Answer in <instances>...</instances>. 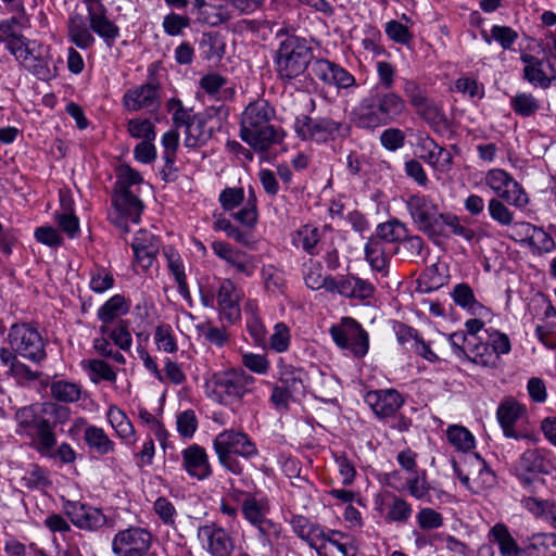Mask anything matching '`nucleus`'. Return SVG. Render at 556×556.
Masks as SVG:
<instances>
[{
  "mask_svg": "<svg viewBox=\"0 0 556 556\" xmlns=\"http://www.w3.org/2000/svg\"><path fill=\"white\" fill-rule=\"evenodd\" d=\"M406 113V100L397 91L370 88L353 109L352 123L357 129L372 132L397 123Z\"/></svg>",
  "mask_w": 556,
  "mask_h": 556,
  "instance_id": "f257e3e1",
  "label": "nucleus"
},
{
  "mask_svg": "<svg viewBox=\"0 0 556 556\" xmlns=\"http://www.w3.org/2000/svg\"><path fill=\"white\" fill-rule=\"evenodd\" d=\"M88 14L87 20L79 13H74L67 21V36L77 48L87 50L93 46L96 33L104 40L108 47H112L119 37V27L108 17V9L102 0H83Z\"/></svg>",
  "mask_w": 556,
  "mask_h": 556,
  "instance_id": "f03ea898",
  "label": "nucleus"
},
{
  "mask_svg": "<svg viewBox=\"0 0 556 556\" xmlns=\"http://www.w3.org/2000/svg\"><path fill=\"white\" fill-rule=\"evenodd\" d=\"M275 110L265 100L250 103L242 113L240 138L255 152L264 153L283 139V131L270 124Z\"/></svg>",
  "mask_w": 556,
  "mask_h": 556,
  "instance_id": "7ed1b4c3",
  "label": "nucleus"
},
{
  "mask_svg": "<svg viewBox=\"0 0 556 556\" xmlns=\"http://www.w3.org/2000/svg\"><path fill=\"white\" fill-rule=\"evenodd\" d=\"M207 396L224 406H235L253 394L255 378L243 369H229L218 371L205 383Z\"/></svg>",
  "mask_w": 556,
  "mask_h": 556,
  "instance_id": "20e7f679",
  "label": "nucleus"
},
{
  "mask_svg": "<svg viewBox=\"0 0 556 556\" xmlns=\"http://www.w3.org/2000/svg\"><path fill=\"white\" fill-rule=\"evenodd\" d=\"M556 471V457L544 447L527 448L520 454L510 468L519 485L528 493L536 492V484H545L544 476Z\"/></svg>",
  "mask_w": 556,
  "mask_h": 556,
  "instance_id": "39448f33",
  "label": "nucleus"
},
{
  "mask_svg": "<svg viewBox=\"0 0 556 556\" xmlns=\"http://www.w3.org/2000/svg\"><path fill=\"white\" fill-rule=\"evenodd\" d=\"M363 400L379 420L393 419L390 428L401 433L409 431L413 420L400 412L405 404V397L400 391L393 388L369 390Z\"/></svg>",
  "mask_w": 556,
  "mask_h": 556,
  "instance_id": "423d86ee",
  "label": "nucleus"
},
{
  "mask_svg": "<svg viewBox=\"0 0 556 556\" xmlns=\"http://www.w3.org/2000/svg\"><path fill=\"white\" fill-rule=\"evenodd\" d=\"M213 447L220 465L236 475L243 471L238 456L249 459L257 454L256 445L248 434L233 429L224 430L217 434L213 441Z\"/></svg>",
  "mask_w": 556,
  "mask_h": 556,
  "instance_id": "0eeeda50",
  "label": "nucleus"
},
{
  "mask_svg": "<svg viewBox=\"0 0 556 556\" xmlns=\"http://www.w3.org/2000/svg\"><path fill=\"white\" fill-rule=\"evenodd\" d=\"M315 77L323 86L315 83V94L327 103L334 102L340 96L341 89L358 87L356 78L340 64L327 59L315 58Z\"/></svg>",
  "mask_w": 556,
  "mask_h": 556,
  "instance_id": "6e6552de",
  "label": "nucleus"
},
{
  "mask_svg": "<svg viewBox=\"0 0 556 556\" xmlns=\"http://www.w3.org/2000/svg\"><path fill=\"white\" fill-rule=\"evenodd\" d=\"M486 339L477 338V342H469L468 349L472 354L471 363L483 368L497 369L502 356L511 352L513 345L507 333L489 327L484 329Z\"/></svg>",
  "mask_w": 556,
  "mask_h": 556,
  "instance_id": "1a4fd4ad",
  "label": "nucleus"
},
{
  "mask_svg": "<svg viewBox=\"0 0 556 556\" xmlns=\"http://www.w3.org/2000/svg\"><path fill=\"white\" fill-rule=\"evenodd\" d=\"M406 210L415 227L434 241V235L441 233V222L445 212H441L435 200L428 194L416 192L405 201Z\"/></svg>",
  "mask_w": 556,
  "mask_h": 556,
  "instance_id": "9d476101",
  "label": "nucleus"
},
{
  "mask_svg": "<svg viewBox=\"0 0 556 556\" xmlns=\"http://www.w3.org/2000/svg\"><path fill=\"white\" fill-rule=\"evenodd\" d=\"M329 334L337 348L356 359L364 358L369 351V333L354 317H341L340 323L330 326Z\"/></svg>",
  "mask_w": 556,
  "mask_h": 556,
  "instance_id": "9b49d317",
  "label": "nucleus"
},
{
  "mask_svg": "<svg viewBox=\"0 0 556 556\" xmlns=\"http://www.w3.org/2000/svg\"><path fill=\"white\" fill-rule=\"evenodd\" d=\"M311 60V47L306 40L289 36L280 42L275 61L279 76L291 79L304 73Z\"/></svg>",
  "mask_w": 556,
  "mask_h": 556,
  "instance_id": "f8f14e48",
  "label": "nucleus"
},
{
  "mask_svg": "<svg viewBox=\"0 0 556 556\" xmlns=\"http://www.w3.org/2000/svg\"><path fill=\"white\" fill-rule=\"evenodd\" d=\"M526 414V405L515 399H505L498 404L495 417L504 438L515 441H526L528 444H536L540 441L539 432L525 425H518V421Z\"/></svg>",
  "mask_w": 556,
  "mask_h": 556,
  "instance_id": "ddd939ff",
  "label": "nucleus"
},
{
  "mask_svg": "<svg viewBox=\"0 0 556 556\" xmlns=\"http://www.w3.org/2000/svg\"><path fill=\"white\" fill-rule=\"evenodd\" d=\"M7 341L13 352L29 362L39 364L47 358L46 342L37 328L29 324H13Z\"/></svg>",
  "mask_w": 556,
  "mask_h": 556,
  "instance_id": "4468645a",
  "label": "nucleus"
},
{
  "mask_svg": "<svg viewBox=\"0 0 556 556\" xmlns=\"http://www.w3.org/2000/svg\"><path fill=\"white\" fill-rule=\"evenodd\" d=\"M140 173L128 165H122L117 172V180L114 186V194L112 198L113 206L121 211L131 214L135 218L141 215L143 204L142 201L135 195L129 188L132 185L142 182Z\"/></svg>",
  "mask_w": 556,
  "mask_h": 556,
  "instance_id": "2eb2a0df",
  "label": "nucleus"
},
{
  "mask_svg": "<svg viewBox=\"0 0 556 556\" xmlns=\"http://www.w3.org/2000/svg\"><path fill=\"white\" fill-rule=\"evenodd\" d=\"M152 544V534L141 527H129L118 531L112 541V551L117 556H147Z\"/></svg>",
  "mask_w": 556,
  "mask_h": 556,
  "instance_id": "dca6fc26",
  "label": "nucleus"
},
{
  "mask_svg": "<svg viewBox=\"0 0 556 556\" xmlns=\"http://www.w3.org/2000/svg\"><path fill=\"white\" fill-rule=\"evenodd\" d=\"M477 556H521V546L508 526L497 522L489 530L488 543L478 548Z\"/></svg>",
  "mask_w": 556,
  "mask_h": 556,
  "instance_id": "f3484780",
  "label": "nucleus"
},
{
  "mask_svg": "<svg viewBox=\"0 0 556 556\" xmlns=\"http://www.w3.org/2000/svg\"><path fill=\"white\" fill-rule=\"evenodd\" d=\"M63 511L80 530L98 531L108 522L106 516L100 508L80 502L65 501Z\"/></svg>",
  "mask_w": 556,
  "mask_h": 556,
  "instance_id": "a211bd4d",
  "label": "nucleus"
},
{
  "mask_svg": "<svg viewBox=\"0 0 556 556\" xmlns=\"http://www.w3.org/2000/svg\"><path fill=\"white\" fill-rule=\"evenodd\" d=\"M197 535L203 548L212 556H229L235 548L229 533L214 522L200 526Z\"/></svg>",
  "mask_w": 556,
  "mask_h": 556,
  "instance_id": "6ab92c4d",
  "label": "nucleus"
},
{
  "mask_svg": "<svg viewBox=\"0 0 556 556\" xmlns=\"http://www.w3.org/2000/svg\"><path fill=\"white\" fill-rule=\"evenodd\" d=\"M216 292L217 308L222 317L230 324L239 320L241 316L239 305L242 296L241 290L231 280L223 279L218 281Z\"/></svg>",
  "mask_w": 556,
  "mask_h": 556,
  "instance_id": "aec40b11",
  "label": "nucleus"
},
{
  "mask_svg": "<svg viewBox=\"0 0 556 556\" xmlns=\"http://www.w3.org/2000/svg\"><path fill=\"white\" fill-rule=\"evenodd\" d=\"M381 510L384 511L383 520L387 525H406L413 516V505L404 497L387 492L381 502Z\"/></svg>",
  "mask_w": 556,
  "mask_h": 556,
  "instance_id": "412c9836",
  "label": "nucleus"
},
{
  "mask_svg": "<svg viewBox=\"0 0 556 556\" xmlns=\"http://www.w3.org/2000/svg\"><path fill=\"white\" fill-rule=\"evenodd\" d=\"M181 454L184 468L190 476L203 480L212 475L207 454L202 446L192 444L185 448Z\"/></svg>",
  "mask_w": 556,
  "mask_h": 556,
  "instance_id": "4be33fe9",
  "label": "nucleus"
},
{
  "mask_svg": "<svg viewBox=\"0 0 556 556\" xmlns=\"http://www.w3.org/2000/svg\"><path fill=\"white\" fill-rule=\"evenodd\" d=\"M123 103L125 108L129 111H139L141 109L157 108V88L154 85L148 83L129 89L123 97Z\"/></svg>",
  "mask_w": 556,
  "mask_h": 556,
  "instance_id": "5701e85b",
  "label": "nucleus"
},
{
  "mask_svg": "<svg viewBox=\"0 0 556 556\" xmlns=\"http://www.w3.org/2000/svg\"><path fill=\"white\" fill-rule=\"evenodd\" d=\"M136 262L143 268L152 266L159 252V245L155 237L147 231L139 230L131 243Z\"/></svg>",
  "mask_w": 556,
  "mask_h": 556,
  "instance_id": "b1692460",
  "label": "nucleus"
},
{
  "mask_svg": "<svg viewBox=\"0 0 556 556\" xmlns=\"http://www.w3.org/2000/svg\"><path fill=\"white\" fill-rule=\"evenodd\" d=\"M421 104L414 106L415 113L429 125L437 134H441L450 127V121L442 106L438 105L433 99L428 97L421 101Z\"/></svg>",
  "mask_w": 556,
  "mask_h": 556,
  "instance_id": "393cba45",
  "label": "nucleus"
},
{
  "mask_svg": "<svg viewBox=\"0 0 556 556\" xmlns=\"http://www.w3.org/2000/svg\"><path fill=\"white\" fill-rule=\"evenodd\" d=\"M386 243L376 233L372 235L364 247L365 260L375 273L387 276L389 273L390 257L386 253Z\"/></svg>",
  "mask_w": 556,
  "mask_h": 556,
  "instance_id": "a878e982",
  "label": "nucleus"
},
{
  "mask_svg": "<svg viewBox=\"0 0 556 556\" xmlns=\"http://www.w3.org/2000/svg\"><path fill=\"white\" fill-rule=\"evenodd\" d=\"M521 228V233L529 241V244L541 252L551 253L556 250V242L552 231L547 228L535 226L528 222L517 224Z\"/></svg>",
  "mask_w": 556,
  "mask_h": 556,
  "instance_id": "bb28decb",
  "label": "nucleus"
},
{
  "mask_svg": "<svg viewBox=\"0 0 556 556\" xmlns=\"http://www.w3.org/2000/svg\"><path fill=\"white\" fill-rule=\"evenodd\" d=\"M520 61L525 64L523 78L533 86H539L542 89L551 87L553 77H548L543 70L544 60L539 59L529 53H522Z\"/></svg>",
  "mask_w": 556,
  "mask_h": 556,
  "instance_id": "cd10ccee",
  "label": "nucleus"
},
{
  "mask_svg": "<svg viewBox=\"0 0 556 556\" xmlns=\"http://www.w3.org/2000/svg\"><path fill=\"white\" fill-rule=\"evenodd\" d=\"M84 441L89 451L99 456L112 453L115 448V443L109 438L105 431L93 425H88L85 428Z\"/></svg>",
  "mask_w": 556,
  "mask_h": 556,
  "instance_id": "c85d7f7f",
  "label": "nucleus"
},
{
  "mask_svg": "<svg viewBox=\"0 0 556 556\" xmlns=\"http://www.w3.org/2000/svg\"><path fill=\"white\" fill-rule=\"evenodd\" d=\"M556 554V533L533 534L529 542L521 546V556H554Z\"/></svg>",
  "mask_w": 556,
  "mask_h": 556,
  "instance_id": "c756f323",
  "label": "nucleus"
},
{
  "mask_svg": "<svg viewBox=\"0 0 556 556\" xmlns=\"http://www.w3.org/2000/svg\"><path fill=\"white\" fill-rule=\"evenodd\" d=\"M458 236L464 238L466 241L471 242L476 233L471 228L465 227L460 224L459 217L451 212H445L444 217L441 222V233L434 235V244H439L440 238H450V236Z\"/></svg>",
  "mask_w": 556,
  "mask_h": 556,
  "instance_id": "7c9ffc66",
  "label": "nucleus"
},
{
  "mask_svg": "<svg viewBox=\"0 0 556 556\" xmlns=\"http://www.w3.org/2000/svg\"><path fill=\"white\" fill-rule=\"evenodd\" d=\"M53 428L54 425L46 418L39 420L35 427L37 435L35 447L42 455L52 456V451L56 444V435Z\"/></svg>",
  "mask_w": 556,
  "mask_h": 556,
  "instance_id": "2f4dec72",
  "label": "nucleus"
},
{
  "mask_svg": "<svg viewBox=\"0 0 556 556\" xmlns=\"http://www.w3.org/2000/svg\"><path fill=\"white\" fill-rule=\"evenodd\" d=\"M376 235L387 243H401L407 236L408 227L396 217H391L386 223L377 225Z\"/></svg>",
  "mask_w": 556,
  "mask_h": 556,
  "instance_id": "473e14b6",
  "label": "nucleus"
},
{
  "mask_svg": "<svg viewBox=\"0 0 556 556\" xmlns=\"http://www.w3.org/2000/svg\"><path fill=\"white\" fill-rule=\"evenodd\" d=\"M129 308V302L123 295L115 294L98 309V318L102 323L109 324L115 318L126 315Z\"/></svg>",
  "mask_w": 556,
  "mask_h": 556,
  "instance_id": "72a5a7b5",
  "label": "nucleus"
},
{
  "mask_svg": "<svg viewBox=\"0 0 556 556\" xmlns=\"http://www.w3.org/2000/svg\"><path fill=\"white\" fill-rule=\"evenodd\" d=\"M511 111L522 118L533 116L541 108L540 101L530 92H517L509 99Z\"/></svg>",
  "mask_w": 556,
  "mask_h": 556,
  "instance_id": "f704fd0d",
  "label": "nucleus"
},
{
  "mask_svg": "<svg viewBox=\"0 0 556 556\" xmlns=\"http://www.w3.org/2000/svg\"><path fill=\"white\" fill-rule=\"evenodd\" d=\"M416 283L418 292L431 293L444 286L445 277L440 273L438 264H432L420 273Z\"/></svg>",
  "mask_w": 556,
  "mask_h": 556,
  "instance_id": "c9c22d12",
  "label": "nucleus"
},
{
  "mask_svg": "<svg viewBox=\"0 0 556 556\" xmlns=\"http://www.w3.org/2000/svg\"><path fill=\"white\" fill-rule=\"evenodd\" d=\"M446 438L452 446L463 453H467L476 446L475 435L464 426H450L446 430Z\"/></svg>",
  "mask_w": 556,
  "mask_h": 556,
  "instance_id": "e433bc0d",
  "label": "nucleus"
},
{
  "mask_svg": "<svg viewBox=\"0 0 556 556\" xmlns=\"http://www.w3.org/2000/svg\"><path fill=\"white\" fill-rule=\"evenodd\" d=\"M50 392L54 400L63 403H75L81 397V387L64 380L53 381L50 384Z\"/></svg>",
  "mask_w": 556,
  "mask_h": 556,
  "instance_id": "4c0bfd02",
  "label": "nucleus"
},
{
  "mask_svg": "<svg viewBox=\"0 0 556 556\" xmlns=\"http://www.w3.org/2000/svg\"><path fill=\"white\" fill-rule=\"evenodd\" d=\"M17 61L39 79L46 80L51 77L48 62L40 55L35 54L30 49L26 50Z\"/></svg>",
  "mask_w": 556,
  "mask_h": 556,
  "instance_id": "58836bf2",
  "label": "nucleus"
},
{
  "mask_svg": "<svg viewBox=\"0 0 556 556\" xmlns=\"http://www.w3.org/2000/svg\"><path fill=\"white\" fill-rule=\"evenodd\" d=\"M375 67L377 83L371 88L393 90L397 73L396 65L388 61H377Z\"/></svg>",
  "mask_w": 556,
  "mask_h": 556,
  "instance_id": "ea45409f",
  "label": "nucleus"
},
{
  "mask_svg": "<svg viewBox=\"0 0 556 556\" xmlns=\"http://www.w3.org/2000/svg\"><path fill=\"white\" fill-rule=\"evenodd\" d=\"M384 33L391 41L404 47H409L414 39V34L408 26L396 20H390L384 24Z\"/></svg>",
  "mask_w": 556,
  "mask_h": 556,
  "instance_id": "a19ab883",
  "label": "nucleus"
},
{
  "mask_svg": "<svg viewBox=\"0 0 556 556\" xmlns=\"http://www.w3.org/2000/svg\"><path fill=\"white\" fill-rule=\"evenodd\" d=\"M64 212L55 214V220L59 228L66 233L70 238H74L79 231V220L74 214L71 203L65 204V201L61 200Z\"/></svg>",
  "mask_w": 556,
  "mask_h": 556,
  "instance_id": "79ce46f5",
  "label": "nucleus"
},
{
  "mask_svg": "<svg viewBox=\"0 0 556 556\" xmlns=\"http://www.w3.org/2000/svg\"><path fill=\"white\" fill-rule=\"evenodd\" d=\"M320 377H321L320 383H321L323 389L326 386H328L329 389L321 391L320 394L315 393V400L330 404L333 408V415L337 416L338 409H339V403H338V399H337L339 382L332 376L327 377L323 371H320Z\"/></svg>",
  "mask_w": 556,
  "mask_h": 556,
  "instance_id": "37998d69",
  "label": "nucleus"
},
{
  "mask_svg": "<svg viewBox=\"0 0 556 556\" xmlns=\"http://www.w3.org/2000/svg\"><path fill=\"white\" fill-rule=\"evenodd\" d=\"M341 124L330 118H315V142L334 140L340 132Z\"/></svg>",
  "mask_w": 556,
  "mask_h": 556,
  "instance_id": "c03bdc74",
  "label": "nucleus"
},
{
  "mask_svg": "<svg viewBox=\"0 0 556 556\" xmlns=\"http://www.w3.org/2000/svg\"><path fill=\"white\" fill-rule=\"evenodd\" d=\"M381 147L389 152H396L405 146L406 135L396 127L386 128L379 137Z\"/></svg>",
  "mask_w": 556,
  "mask_h": 556,
  "instance_id": "a18cd8bd",
  "label": "nucleus"
},
{
  "mask_svg": "<svg viewBox=\"0 0 556 556\" xmlns=\"http://www.w3.org/2000/svg\"><path fill=\"white\" fill-rule=\"evenodd\" d=\"M498 197L510 205L517 208H525L529 203V198L521 184L514 181L510 187L505 188Z\"/></svg>",
  "mask_w": 556,
  "mask_h": 556,
  "instance_id": "49530a36",
  "label": "nucleus"
},
{
  "mask_svg": "<svg viewBox=\"0 0 556 556\" xmlns=\"http://www.w3.org/2000/svg\"><path fill=\"white\" fill-rule=\"evenodd\" d=\"M488 213L500 226H509L514 222V213L497 198L489 200Z\"/></svg>",
  "mask_w": 556,
  "mask_h": 556,
  "instance_id": "de8ad7c7",
  "label": "nucleus"
},
{
  "mask_svg": "<svg viewBox=\"0 0 556 556\" xmlns=\"http://www.w3.org/2000/svg\"><path fill=\"white\" fill-rule=\"evenodd\" d=\"M454 85L457 92L467 96L470 100H481L484 97V86L473 77H459Z\"/></svg>",
  "mask_w": 556,
  "mask_h": 556,
  "instance_id": "09e8293b",
  "label": "nucleus"
},
{
  "mask_svg": "<svg viewBox=\"0 0 556 556\" xmlns=\"http://www.w3.org/2000/svg\"><path fill=\"white\" fill-rule=\"evenodd\" d=\"M403 92L412 108L421 104L429 97L426 86L413 78L404 80Z\"/></svg>",
  "mask_w": 556,
  "mask_h": 556,
  "instance_id": "8fccbe9b",
  "label": "nucleus"
},
{
  "mask_svg": "<svg viewBox=\"0 0 556 556\" xmlns=\"http://www.w3.org/2000/svg\"><path fill=\"white\" fill-rule=\"evenodd\" d=\"M418 527L424 530H434L443 526L444 519L442 514L430 507H422L416 515Z\"/></svg>",
  "mask_w": 556,
  "mask_h": 556,
  "instance_id": "3c124183",
  "label": "nucleus"
},
{
  "mask_svg": "<svg viewBox=\"0 0 556 556\" xmlns=\"http://www.w3.org/2000/svg\"><path fill=\"white\" fill-rule=\"evenodd\" d=\"M334 460L342 478V484L345 486L352 485L356 477V468L353 459H351L345 452H337L334 453Z\"/></svg>",
  "mask_w": 556,
  "mask_h": 556,
  "instance_id": "603ef678",
  "label": "nucleus"
},
{
  "mask_svg": "<svg viewBox=\"0 0 556 556\" xmlns=\"http://www.w3.org/2000/svg\"><path fill=\"white\" fill-rule=\"evenodd\" d=\"M493 40L496 41L503 50H511L518 39V33L506 25L494 24L491 27Z\"/></svg>",
  "mask_w": 556,
  "mask_h": 556,
  "instance_id": "864d4df0",
  "label": "nucleus"
},
{
  "mask_svg": "<svg viewBox=\"0 0 556 556\" xmlns=\"http://www.w3.org/2000/svg\"><path fill=\"white\" fill-rule=\"evenodd\" d=\"M514 181V177L502 168H493L486 173L485 182L493 189L497 194L503 191V188L510 187Z\"/></svg>",
  "mask_w": 556,
  "mask_h": 556,
  "instance_id": "5fc2aeb1",
  "label": "nucleus"
},
{
  "mask_svg": "<svg viewBox=\"0 0 556 556\" xmlns=\"http://www.w3.org/2000/svg\"><path fill=\"white\" fill-rule=\"evenodd\" d=\"M447 342L451 345L453 354L463 361H468L471 363L472 354L470 351L466 350L465 343L467 344L470 342L467 339V334L465 331H455L446 336Z\"/></svg>",
  "mask_w": 556,
  "mask_h": 556,
  "instance_id": "6e6d98bb",
  "label": "nucleus"
},
{
  "mask_svg": "<svg viewBox=\"0 0 556 556\" xmlns=\"http://www.w3.org/2000/svg\"><path fill=\"white\" fill-rule=\"evenodd\" d=\"M405 175L413 179L419 187L427 189L430 180L421 163L416 159H410L404 163Z\"/></svg>",
  "mask_w": 556,
  "mask_h": 556,
  "instance_id": "4d7b16f0",
  "label": "nucleus"
},
{
  "mask_svg": "<svg viewBox=\"0 0 556 556\" xmlns=\"http://www.w3.org/2000/svg\"><path fill=\"white\" fill-rule=\"evenodd\" d=\"M110 339L124 351H128L132 343L131 333L128 328V323L119 320L111 330Z\"/></svg>",
  "mask_w": 556,
  "mask_h": 556,
  "instance_id": "13d9d810",
  "label": "nucleus"
},
{
  "mask_svg": "<svg viewBox=\"0 0 556 556\" xmlns=\"http://www.w3.org/2000/svg\"><path fill=\"white\" fill-rule=\"evenodd\" d=\"M450 295L453 302L465 311L476 300L475 292L467 282H460L454 286Z\"/></svg>",
  "mask_w": 556,
  "mask_h": 556,
  "instance_id": "bf43d9fd",
  "label": "nucleus"
},
{
  "mask_svg": "<svg viewBox=\"0 0 556 556\" xmlns=\"http://www.w3.org/2000/svg\"><path fill=\"white\" fill-rule=\"evenodd\" d=\"M168 111L173 112V122L176 127L185 126L188 128V125H193L195 122L194 117L189 114V112L182 106V103L178 99H170L167 102Z\"/></svg>",
  "mask_w": 556,
  "mask_h": 556,
  "instance_id": "052dcab7",
  "label": "nucleus"
},
{
  "mask_svg": "<svg viewBox=\"0 0 556 556\" xmlns=\"http://www.w3.org/2000/svg\"><path fill=\"white\" fill-rule=\"evenodd\" d=\"M128 131L134 138H142L143 140L155 139L154 126L149 119H130L128 122Z\"/></svg>",
  "mask_w": 556,
  "mask_h": 556,
  "instance_id": "680f3d73",
  "label": "nucleus"
},
{
  "mask_svg": "<svg viewBox=\"0 0 556 556\" xmlns=\"http://www.w3.org/2000/svg\"><path fill=\"white\" fill-rule=\"evenodd\" d=\"M88 368L90 372L92 374L91 380L98 381L99 379L114 382L116 380V372L113 370V368L101 359H90L88 362Z\"/></svg>",
  "mask_w": 556,
  "mask_h": 556,
  "instance_id": "e2e57ef3",
  "label": "nucleus"
},
{
  "mask_svg": "<svg viewBox=\"0 0 556 556\" xmlns=\"http://www.w3.org/2000/svg\"><path fill=\"white\" fill-rule=\"evenodd\" d=\"M392 329L395 333L397 343L402 346H404L406 343L410 341H414V343H416L421 337L418 329L403 321L394 320Z\"/></svg>",
  "mask_w": 556,
  "mask_h": 556,
  "instance_id": "0e129e2a",
  "label": "nucleus"
},
{
  "mask_svg": "<svg viewBox=\"0 0 556 556\" xmlns=\"http://www.w3.org/2000/svg\"><path fill=\"white\" fill-rule=\"evenodd\" d=\"M198 428L195 414L187 409L177 416V430L184 438H191Z\"/></svg>",
  "mask_w": 556,
  "mask_h": 556,
  "instance_id": "69168bd1",
  "label": "nucleus"
},
{
  "mask_svg": "<svg viewBox=\"0 0 556 556\" xmlns=\"http://www.w3.org/2000/svg\"><path fill=\"white\" fill-rule=\"evenodd\" d=\"M155 343L160 350L167 353H174L177 350V344L172 334V329L167 325H160L155 329Z\"/></svg>",
  "mask_w": 556,
  "mask_h": 556,
  "instance_id": "338daca9",
  "label": "nucleus"
},
{
  "mask_svg": "<svg viewBox=\"0 0 556 556\" xmlns=\"http://www.w3.org/2000/svg\"><path fill=\"white\" fill-rule=\"evenodd\" d=\"M218 200L225 211H232L243 202L244 191L242 188H225Z\"/></svg>",
  "mask_w": 556,
  "mask_h": 556,
  "instance_id": "774afa93",
  "label": "nucleus"
}]
</instances>
